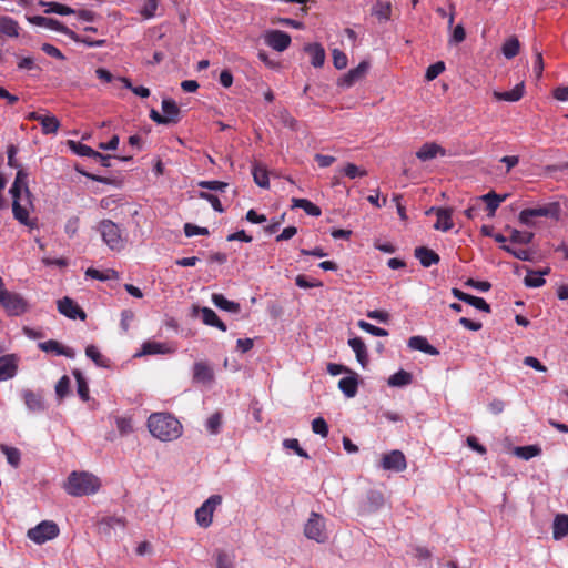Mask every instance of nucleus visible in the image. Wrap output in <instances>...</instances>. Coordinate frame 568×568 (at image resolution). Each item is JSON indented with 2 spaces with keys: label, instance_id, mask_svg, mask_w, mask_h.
Listing matches in <instances>:
<instances>
[{
  "label": "nucleus",
  "instance_id": "obj_41",
  "mask_svg": "<svg viewBox=\"0 0 568 568\" xmlns=\"http://www.w3.org/2000/svg\"><path fill=\"white\" fill-rule=\"evenodd\" d=\"M73 376L77 381V388H78L77 390H78L80 398L83 402H88L90 396H89V386H88L85 378L83 377L82 373L78 369L73 371Z\"/></svg>",
  "mask_w": 568,
  "mask_h": 568
},
{
  "label": "nucleus",
  "instance_id": "obj_56",
  "mask_svg": "<svg viewBox=\"0 0 568 568\" xmlns=\"http://www.w3.org/2000/svg\"><path fill=\"white\" fill-rule=\"evenodd\" d=\"M501 248L504 251H506L507 253L511 254L513 256H515L518 260H521V261H529L530 260V252L528 250H525V248H514L513 246L506 245V244L501 245Z\"/></svg>",
  "mask_w": 568,
  "mask_h": 568
},
{
  "label": "nucleus",
  "instance_id": "obj_21",
  "mask_svg": "<svg viewBox=\"0 0 568 568\" xmlns=\"http://www.w3.org/2000/svg\"><path fill=\"white\" fill-rule=\"evenodd\" d=\"M408 347L412 349L420 351L425 354L436 356L439 354V351L430 345L428 341L423 336H412L408 339Z\"/></svg>",
  "mask_w": 568,
  "mask_h": 568
},
{
  "label": "nucleus",
  "instance_id": "obj_63",
  "mask_svg": "<svg viewBox=\"0 0 568 568\" xmlns=\"http://www.w3.org/2000/svg\"><path fill=\"white\" fill-rule=\"evenodd\" d=\"M200 197L206 200L216 212H224V207L222 206V203L216 195L207 192H201Z\"/></svg>",
  "mask_w": 568,
  "mask_h": 568
},
{
  "label": "nucleus",
  "instance_id": "obj_28",
  "mask_svg": "<svg viewBox=\"0 0 568 568\" xmlns=\"http://www.w3.org/2000/svg\"><path fill=\"white\" fill-rule=\"evenodd\" d=\"M338 388L344 393L346 397H354L357 394L358 389V382L356 375L347 376L339 379Z\"/></svg>",
  "mask_w": 568,
  "mask_h": 568
},
{
  "label": "nucleus",
  "instance_id": "obj_25",
  "mask_svg": "<svg viewBox=\"0 0 568 568\" xmlns=\"http://www.w3.org/2000/svg\"><path fill=\"white\" fill-rule=\"evenodd\" d=\"M493 95L498 101L517 102L524 95V83L515 85V88L511 89L510 91H494Z\"/></svg>",
  "mask_w": 568,
  "mask_h": 568
},
{
  "label": "nucleus",
  "instance_id": "obj_57",
  "mask_svg": "<svg viewBox=\"0 0 568 568\" xmlns=\"http://www.w3.org/2000/svg\"><path fill=\"white\" fill-rule=\"evenodd\" d=\"M295 284L301 288H312V287L323 286V283L321 281L310 280L307 276L302 275V274L296 276Z\"/></svg>",
  "mask_w": 568,
  "mask_h": 568
},
{
  "label": "nucleus",
  "instance_id": "obj_10",
  "mask_svg": "<svg viewBox=\"0 0 568 568\" xmlns=\"http://www.w3.org/2000/svg\"><path fill=\"white\" fill-rule=\"evenodd\" d=\"M381 467L384 470H392L396 473L404 471L407 467L406 457L403 452L394 449L383 455L381 459Z\"/></svg>",
  "mask_w": 568,
  "mask_h": 568
},
{
  "label": "nucleus",
  "instance_id": "obj_50",
  "mask_svg": "<svg viewBox=\"0 0 568 568\" xmlns=\"http://www.w3.org/2000/svg\"><path fill=\"white\" fill-rule=\"evenodd\" d=\"M159 6L158 0H144L142 8L140 9V14L144 19H151L155 16L156 9Z\"/></svg>",
  "mask_w": 568,
  "mask_h": 568
},
{
  "label": "nucleus",
  "instance_id": "obj_23",
  "mask_svg": "<svg viewBox=\"0 0 568 568\" xmlns=\"http://www.w3.org/2000/svg\"><path fill=\"white\" fill-rule=\"evenodd\" d=\"M349 347L354 351L358 363L365 367L368 363V354L366 345L361 337H353L348 339Z\"/></svg>",
  "mask_w": 568,
  "mask_h": 568
},
{
  "label": "nucleus",
  "instance_id": "obj_17",
  "mask_svg": "<svg viewBox=\"0 0 568 568\" xmlns=\"http://www.w3.org/2000/svg\"><path fill=\"white\" fill-rule=\"evenodd\" d=\"M453 212L454 211L450 207L436 210L437 221L434 224V229L443 232H448L452 230L454 227Z\"/></svg>",
  "mask_w": 568,
  "mask_h": 568
},
{
  "label": "nucleus",
  "instance_id": "obj_22",
  "mask_svg": "<svg viewBox=\"0 0 568 568\" xmlns=\"http://www.w3.org/2000/svg\"><path fill=\"white\" fill-rule=\"evenodd\" d=\"M568 535V515L557 514L552 523V537L560 540Z\"/></svg>",
  "mask_w": 568,
  "mask_h": 568
},
{
  "label": "nucleus",
  "instance_id": "obj_26",
  "mask_svg": "<svg viewBox=\"0 0 568 568\" xmlns=\"http://www.w3.org/2000/svg\"><path fill=\"white\" fill-rule=\"evenodd\" d=\"M305 51L311 55V63L315 68H321L325 62V50L318 43L307 44Z\"/></svg>",
  "mask_w": 568,
  "mask_h": 568
},
{
  "label": "nucleus",
  "instance_id": "obj_60",
  "mask_svg": "<svg viewBox=\"0 0 568 568\" xmlns=\"http://www.w3.org/2000/svg\"><path fill=\"white\" fill-rule=\"evenodd\" d=\"M70 387V379L67 375L62 376L57 385H55V393L59 398H63L68 395Z\"/></svg>",
  "mask_w": 568,
  "mask_h": 568
},
{
  "label": "nucleus",
  "instance_id": "obj_16",
  "mask_svg": "<svg viewBox=\"0 0 568 568\" xmlns=\"http://www.w3.org/2000/svg\"><path fill=\"white\" fill-rule=\"evenodd\" d=\"M38 347L45 353L53 352L57 355H62L68 358H73L75 356V352L72 348L65 347L54 339L39 343Z\"/></svg>",
  "mask_w": 568,
  "mask_h": 568
},
{
  "label": "nucleus",
  "instance_id": "obj_29",
  "mask_svg": "<svg viewBox=\"0 0 568 568\" xmlns=\"http://www.w3.org/2000/svg\"><path fill=\"white\" fill-rule=\"evenodd\" d=\"M0 33L10 38H17L19 36L18 22L8 16L0 17Z\"/></svg>",
  "mask_w": 568,
  "mask_h": 568
},
{
  "label": "nucleus",
  "instance_id": "obj_31",
  "mask_svg": "<svg viewBox=\"0 0 568 568\" xmlns=\"http://www.w3.org/2000/svg\"><path fill=\"white\" fill-rule=\"evenodd\" d=\"M212 302L213 304L224 311L231 312V313H239L241 307L239 303H235L233 301H229L224 297L222 294H213L212 295Z\"/></svg>",
  "mask_w": 568,
  "mask_h": 568
},
{
  "label": "nucleus",
  "instance_id": "obj_34",
  "mask_svg": "<svg viewBox=\"0 0 568 568\" xmlns=\"http://www.w3.org/2000/svg\"><path fill=\"white\" fill-rule=\"evenodd\" d=\"M507 195H498L494 191L480 196V200L486 202L487 210L489 211V215L493 216L500 205L501 202L506 200Z\"/></svg>",
  "mask_w": 568,
  "mask_h": 568
},
{
  "label": "nucleus",
  "instance_id": "obj_48",
  "mask_svg": "<svg viewBox=\"0 0 568 568\" xmlns=\"http://www.w3.org/2000/svg\"><path fill=\"white\" fill-rule=\"evenodd\" d=\"M357 326L373 336H387L388 332L384 328L377 327L364 320L358 321Z\"/></svg>",
  "mask_w": 568,
  "mask_h": 568
},
{
  "label": "nucleus",
  "instance_id": "obj_24",
  "mask_svg": "<svg viewBox=\"0 0 568 568\" xmlns=\"http://www.w3.org/2000/svg\"><path fill=\"white\" fill-rule=\"evenodd\" d=\"M202 314V321L207 326H213L222 332H226V325L220 320L216 313L210 307L197 308Z\"/></svg>",
  "mask_w": 568,
  "mask_h": 568
},
{
  "label": "nucleus",
  "instance_id": "obj_53",
  "mask_svg": "<svg viewBox=\"0 0 568 568\" xmlns=\"http://www.w3.org/2000/svg\"><path fill=\"white\" fill-rule=\"evenodd\" d=\"M468 301L465 303L476 307L479 311H483L485 313H490L491 308L490 305L483 298L478 296L470 295L467 297Z\"/></svg>",
  "mask_w": 568,
  "mask_h": 568
},
{
  "label": "nucleus",
  "instance_id": "obj_20",
  "mask_svg": "<svg viewBox=\"0 0 568 568\" xmlns=\"http://www.w3.org/2000/svg\"><path fill=\"white\" fill-rule=\"evenodd\" d=\"M438 154L445 155L446 151L444 148L436 143H425L420 146V149L416 152V156L420 161H428L436 158Z\"/></svg>",
  "mask_w": 568,
  "mask_h": 568
},
{
  "label": "nucleus",
  "instance_id": "obj_46",
  "mask_svg": "<svg viewBox=\"0 0 568 568\" xmlns=\"http://www.w3.org/2000/svg\"><path fill=\"white\" fill-rule=\"evenodd\" d=\"M166 352V347L162 343L158 342H145L142 345L141 354L143 355H154V354H164Z\"/></svg>",
  "mask_w": 568,
  "mask_h": 568
},
{
  "label": "nucleus",
  "instance_id": "obj_11",
  "mask_svg": "<svg viewBox=\"0 0 568 568\" xmlns=\"http://www.w3.org/2000/svg\"><path fill=\"white\" fill-rule=\"evenodd\" d=\"M264 42L273 50L285 51L291 44V36L281 30H268L263 36Z\"/></svg>",
  "mask_w": 568,
  "mask_h": 568
},
{
  "label": "nucleus",
  "instance_id": "obj_30",
  "mask_svg": "<svg viewBox=\"0 0 568 568\" xmlns=\"http://www.w3.org/2000/svg\"><path fill=\"white\" fill-rule=\"evenodd\" d=\"M252 175L254 179V182L263 187L268 189L270 187V180H268V172L266 168L260 163H254L252 168Z\"/></svg>",
  "mask_w": 568,
  "mask_h": 568
},
{
  "label": "nucleus",
  "instance_id": "obj_51",
  "mask_svg": "<svg viewBox=\"0 0 568 568\" xmlns=\"http://www.w3.org/2000/svg\"><path fill=\"white\" fill-rule=\"evenodd\" d=\"M342 172L349 179H356L367 175V171L358 168L354 163H347L343 169Z\"/></svg>",
  "mask_w": 568,
  "mask_h": 568
},
{
  "label": "nucleus",
  "instance_id": "obj_39",
  "mask_svg": "<svg viewBox=\"0 0 568 568\" xmlns=\"http://www.w3.org/2000/svg\"><path fill=\"white\" fill-rule=\"evenodd\" d=\"M85 355L94 362V364L99 367H109V359L104 357L97 346L88 345L85 348Z\"/></svg>",
  "mask_w": 568,
  "mask_h": 568
},
{
  "label": "nucleus",
  "instance_id": "obj_38",
  "mask_svg": "<svg viewBox=\"0 0 568 568\" xmlns=\"http://www.w3.org/2000/svg\"><path fill=\"white\" fill-rule=\"evenodd\" d=\"M45 28L63 33L71 40H78V34L57 19L48 18Z\"/></svg>",
  "mask_w": 568,
  "mask_h": 568
},
{
  "label": "nucleus",
  "instance_id": "obj_64",
  "mask_svg": "<svg viewBox=\"0 0 568 568\" xmlns=\"http://www.w3.org/2000/svg\"><path fill=\"white\" fill-rule=\"evenodd\" d=\"M184 233L187 237L194 236V235H209L210 232L206 227H201L191 223H186L184 225Z\"/></svg>",
  "mask_w": 568,
  "mask_h": 568
},
{
  "label": "nucleus",
  "instance_id": "obj_36",
  "mask_svg": "<svg viewBox=\"0 0 568 568\" xmlns=\"http://www.w3.org/2000/svg\"><path fill=\"white\" fill-rule=\"evenodd\" d=\"M413 382V375L409 372L399 369L388 378V385L392 387L407 386Z\"/></svg>",
  "mask_w": 568,
  "mask_h": 568
},
{
  "label": "nucleus",
  "instance_id": "obj_43",
  "mask_svg": "<svg viewBox=\"0 0 568 568\" xmlns=\"http://www.w3.org/2000/svg\"><path fill=\"white\" fill-rule=\"evenodd\" d=\"M541 453L540 447L537 445L520 446L515 448L516 456L529 460L532 457L538 456Z\"/></svg>",
  "mask_w": 568,
  "mask_h": 568
},
{
  "label": "nucleus",
  "instance_id": "obj_3",
  "mask_svg": "<svg viewBox=\"0 0 568 568\" xmlns=\"http://www.w3.org/2000/svg\"><path fill=\"white\" fill-rule=\"evenodd\" d=\"M100 487L99 479L89 473L73 471L68 477L64 488L69 495L84 496L94 494Z\"/></svg>",
  "mask_w": 568,
  "mask_h": 568
},
{
  "label": "nucleus",
  "instance_id": "obj_49",
  "mask_svg": "<svg viewBox=\"0 0 568 568\" xmlns=\"http://www.w3.org/2000/svg\"><path fill=\"white\" fill-rule=\"evenodd\" d=\"M48 7L49 8L45 10V12H48V13H57V14H61V16H68V14L75 13L74 9L70 8L69 6L59 3V2H49Z\"/></svg>",
  "mask_w": 568,
  "mask_h": 568
},
{
  "label": "nucleus",
  "instance_id": "obj_37",
  "mask_svg": "<svg viewBox=\"0 0 568 568\" xmlns=\"http://www.w3.org/2000/svg\"><path fill=\"white\" fill-rule=\"evenodd\" d=\"M40 124L43 134H55L60 128V121L54 115H43Z\"/></svg>",
  "mask_w": 568,
  "mask_h": 568
},
{
  "label": "nucleus",
  "instance_id": "obj_27",
  "mask_svg": "<svg viewBox=\"0 0 568 568\" xmlns=\"http://www.w3.org/2000/svg\"><path fill=\"white\" fill-rule=\"evenodd\" d=\"M23 400L31 412H42L45 408L42 396L32 390H26L23 393Z\"/></svg>",
  "mask_w": 568,
  "mask_h": 568
},
{
  "label": "nucleus",
  "instance_id": "obj_45",
  "mask_svg": "<svg viewBox=\"0 0 568 568\" xmlns=\"http://www.w3.org/2000/svg\"><path fill=\"white\" fill-rule=\"evenodd\" d=\"M68 144L70 145L72 151L74 153H77L78 155L89 156V158H94V155H97V151L87 144H82L80 142H75L72 140L68 141Z\"/></svg>",
  "mask_w": 568,
  "mask_h": 568
},
{
  "label": "nucleus",
  "instance_id": "obj_6",
  "mask_svg": "<svg viewBox=\"0 0 568 568\" xmlns=\"http://www.w3.org/2000/svg\"><path fill=\"white\" fill-rule=\"evenodd\" d=\"M0 305L9 316H20L28 311V302L22 295L6 288L0 291Z\"/></svg>",
  "mask_w": 568,
  "mask_h": 568
},
{
  "label": "nucleus",
  "instance_id": "obj_33",
  "mask_svg": "<svg viewBox=\"0 0 568 568\" xmlns=\"http://www.w3.org/2000/svg\"><path fill=\"white\" fill-rule=\"evenodd\" d=\"M85 276L94 278V280H99V281H102V282H105V281H109V280H118L119 278V273L115 270H112V268H108L105 271H99L97 268L89 267L85 271Z\"/></svg>",
  "mask_w": 568,
  "mask_h": 568
},
{
  "label": "nucleus",
  "instance_id": "obj_7",
  "mask_svg": "<svg viewBox=\"0 0 568 568\" xmlns=\"http://www.w3.org/2000/svg\"><path fill=\"white\" fill-rule=\"evenodd\" d=\"M59 526L52 520H43L36 527L30 528L27 537L38 545H42L59 536Z\"/></svg>",
  "mask_w": 568,
  "mask_h": 568
},
{
  "label": "nucleus",
  "instance_id": "obj_47",
  "mask_svg": "<svg viewBox=\"0 0 568 568\" xmlns=\"http://www.w3.org/2000/svg\"><path fill=\"white\" fill-rule=\"evenodd\" d=\"M534 233L520 232L518 230H511L509 240L511 243L528 244L532 241Z\"/></svg>",
  "mask_w": 568,
  "mask_h": 568
},
{
  "label": "nucleus",
  "instance_id": "obj_59",
  "mask_svg": "<svg viewBox=\"0 0 568 568\" xmlns=\"http://www.w3.org/2000/svg\"><path fill=\"white\" fill-rule=\"evenodd\" d=\"M333 55V64L336 69L342 70L347 67V55L341 51L339 49H334L332 52Z\"/></svg>",
  "mask_w": 568,
  "mask_h": 568
},
{
  "label": "nucleus",
  "instance_id": "obj_4",
  "mask_svg": "<svg viewBox=\"0 0 568 568\" xmlns=\"http://www.w3.org/2000/svg\"><path fill=\"white\" fill-rule=\"evenodd\" d=\"M97 230L110 250L119 252L124 248L125 241L122 236V230L116 223L104 219L99 222Z\"/></svg>",
  "mask_w": 568,
  "mask_h": 568
},
{
  "label": "nucleus",
  "instance_id": "obj_12",
  "mask_svg": "<svg viewBox=\"0 0 568 568\" xmlns=\"http://www.w3.org/2000/svg\"><path fill=\"white\" fill-rule=\"evenodd\" d=\"M369 69L368 61H362L356 68L351 69L347 73L341 77L337 81V85L341 88H351L356 82L361 81Z\"/></svg>",
  "mask_w": 568,
  "mask_h": 568
},
{
  "label": "nucleus",
  "instance_id": "obj_42",
  "mask_svg": "<svg viewBox=\"0 0 568 568\" xmlns=\"http://www.w3.org/2000/svg\"><path fill=\"white\" fill-rule=\"evenodd\" d=\"M0 449L6 455L8 463L12 467L17 468L20 465L21 454L18 448L2 444Z\"/></svg>",
  "mask_w": 568,
  "mask_h": 568
},
{
  "label": "nucleus",
  "instance_id": "obj_52",
  "mask_svg": "<svg viewBox=\"0 0 568 568\" xmlns=\"http://www.w3.org/2000/svg\"><path fill=\"white\" fill-rule=\"evenodd\" d=\"M312 430L325 438L328 435V425L323 417H316L312 422Z\"/></svg>",
  "mask_w": 568,
  "mask_h": 568
},
{
  "label": "nucleus",
  "instance_id": "obj_55",
  "mask_svg": "<svg viewBox=\"0 0 568 568\" xmlns=\"http://www.w3.org/2000/svg\"><path fill=\"white\" fill-rule=\"evenodd\" d=\"M222 424V414L216 412L206 422V428L211 434H217Z\"/></svg>",
  "mask_w": 568,
  "mask_h": 568
},
{
  "label": "nucleus",
  "instance_id": "obj_13",
  "mask_svg": "<svg viewBox=\"0 0 568 568\" xmlns=\"http://www.w3.org/2000/svg\"><path fill=\"white\" fill-rule=\"evenodd\" d=\"M58 310L64 316L75 320L77 317L85 320L84 311L71 298L63 297L58 302Z\"/></svg>",
  "mask_w": 568,
  "mask_h": 568
},
{
  "label": "nucleus",
  "instance_id": "obj_15",
  "mask_svg": "<svg viewBox=\"0 0 568 568\" xmlns=\"http://www.w3.org/2000/svg\"><path fill=\"white\" fill-rule=\"evenodd\" d=\"M18 369V359L13 354L0 357V382L12 378Z\"/></svg>",
  "mask_w": 568,
  "mask_h": 568
},
{
  "label": "nucleus",
  "instance_id": "obj_44",
  "mask_svg": "<svg viewBox=\"0 0 568 568\" xmlns=\"http://www.w3.org/2000/svg\"><path fill=\"white\" fill-rule=\"evenodd\" d=\"M384 505V496L381 491L371 490L367 495V510L375 511Z\"/></svg>",
  "mask_w": 568,
  "mask_h": 568
},
{
  "label": "nucleus",
  "instance_id": "obj_61",
  "mask_svg": "<svg viewBox=\"0 0 568 568\" xmlns=\"http://www.w3.org/2000/svg\"><path fill=\"white\" fill-rule=\"evenodd\" d=\"M199 186L211 191L224 192L229 184L222 181H200Z\"/></svg>",
  "mask_w": 568,
  "mask_h": 568
},
{
  "label": "nucleus",
  "instance_id": "obj_2",
  "mask_svg": "<svg viewBox=\"0 0 568 568\" xmlns=\"http://www.w3.org/2000/svg\"><path fill=\"white\" fill-rule=\"evenodd\" d=\"M150 433L162 442L178 439L182 435L181 423L170 414L154 413L148 419Z\"/></svg>",
  "mask_w": 568,
  "mask_h": 568
},
{
  "label": "nucleus",
  "instance_id": "obj_40",
  "mask_svg": "<svg viewBox=\"0 0 568 568\" xmlns=\"http://www.w3.org/2000/svg\"><path fill=\"white\" fill-rule=\"evenodd\" d=\"M520 43L515 37H511L505 41L501 51L507 59H513L519 53Z\"/></svg>",
  "mask_w": 568,
  "mask_h": 568
},
{
  "label": "nucleus",
  "instance_id": "obj_62",
  "mask_svg": "<svg viewBox=\"0 0 568 568\" xmlns=\"http://www.w3.org/2000/svg\"><path fill=\"white\" fill-rule=\"evenodd\" d=\"M216 568H234L233 559L223 550L216 554Z\"/></svg>",
  "mask_w": 568,
  "mask_h": 568
},
{
  "label": "nucleus",
  "instance_id": "obj_8",
  "mask_svg": "<svg viewBox=\"0 0 568 568\" xmlns=\"http://www.w3.org/2000/svg\"><path fill=\"white\" fill-rule=\"evenodd\" d=\"M222 504L221 495L210 496L196 510L195 520L200 527L207 528L212 525L213 514Z\"/></svg>",
  "mask_w": 568,
  "mask_h": 568
},
{
  "label": "nucleus",
  "instance_id": "obj_14",
  "mask_svg": "<svg viewBox=\"0 0 568 568\" xmlns=\"http://www.w3.org/2000/svg\"><path fill=\"white\" fill-rule=\"evenodd\" d=\"M214 379V372L212 367L203 361L196 362L193 365V381L203 385L211 384Z\"/></svg>",
  "mask_w": 568,
  "mask_h": 568
},
{
  "label": "nucleus",
  "instance_id": "obj_58",
  "mask_svg": "<svg viewBox=\"0 0 568 568\" xmlns=\"http://www.w3.org/2000/svg\"><path fill=\"white\" fill-rule=\"evenodd\" d=\"M283 446L287 449H293L300 457L310 458L308 454L300 446L296 438L284 439Z\"/></svg>",
  "mask_w": 568,
  "mask_h": 568
},
{
  "label": "nucleus",
  "instance_id": "obj_18",
  "mask_svg": "<svg viewBox=\"0 0 568 568\" xmlns=\"http://www.w3.org/2000/svg\"><path fill=\"white\" fill-rule=\"evenodd\" d=\"M415 257L419 260L424 267H429L434 264H437L440 260L439 255L435 251L426 246L416 247Z\"/></svg>",
  "mask_w": 568,
  "mask_h": 568
},
{
  "label": "nucleus",
  "instance_id": "obj_35",
  "mask_svg": "<svg viewBox=\"0 0 568 568\" xmlns=\"http://www.w3.org/2000/svg\"><path fill=\"white\" fill-rule=\"evenodd\" d=\"M292 207H300V209H303L304 212L307 214V215H311V216H320L322 214V211L321 209L314 204L313 202H311L310 200H306V199H293L292 200Z\"/></svg>",
  "mask_w": 568,
  "mask_h": 568
},
{
  "label": "nucleus",
  "instance_id": "obj_9",
  "mask_svg": "<svg viewBox=\"0 0 568 568\" xmlns=\"http://www.w3.org/2000/svg\"><path fill=\"white\" fill-rule=\"evenodd\" d=\"M304 535L317 542H325L328 538L325 529V518L321 514L311 513L304 527Z\"/></svg>",
  "mask_w": 568,
  "mask_h": 568
},
{
  "label": "nucleus",
  "instance_id": "obj_19",
  "mask_svg": "<svg viewBox=\"0 0 568 568\" xmlns=\"http://www.w3.org/2000/svg\"><path fill=\"white\" fill-rule=\"evenodd\" d=\"M162 111L164 119H171L168 120V124H175L180 121V106L176 104V102L172 99H163L162 101Z\"/></svg>",
  "mask_w": 568,
  "mask_h": 568
},
{
  "label": "nucleus",
  "instance_id": "obj_5",
  "mask_svg": "<svg viewBox=\"0 0 568 568\" xmlns=\"http://www.w3.org/2000/svg\"><path fill=\"white\" fill-rule=\"evenodd\" d=\"M560 206L558 203L552 202L538 207L525 209L519 213L520 223L532 226L534 220L537 217H552L558 219Z\"/></svg>",
  "mask_w": 568,
  "mask_h": 568
},
{
  "label": "nucleus",
  "instance_id": "obj_1",
  "mask_svg": "<svg viewBox=\"0 0 568 568\" xmlns=\"http://www.w3.org/2000/svg\"><path fill=\"white\" fill-rule=\"evenodd\" d=\"M28 172L21 168L17 171L16 179L10 187L12 196L13 217L22 225L30 229L38 226V220L30 217L33 210L32 194L28 186Z\"/></svg>",
  "mask_w": 568,
  "mask_h": 568
},
{
  "label": "nucleus",
  "instance_id": "obj_32",
  "mask_svg": "<svg viewBox=\"0 0 568 568\" xmlns=\"http://www.w3.org/2000/svg\"><path fill=\"white\" fill-rule=\"evenodd\" d=\"M549 272H550L549 267L545 268L544 271H539V272L529 271L524 280L525 285L528 287L542 286L546 283L544 276L547 275Z\"/></svg>",
  "mask_w": 568,
  "mask_h": 568
},
{
  "label": "nucleus",
  "instance_id": "obj_54",
  "mask_svg": "<svg viewBox=\"0 0 568 568\" xmlns=\"http://www.w3.org/2000/svg\"><path fill=\"white\" fill-rule=\"evenodd\" d=\"M445 70V63L443 61H438L436 63L430 64L425 73V78L427 81L435 80L442 72Z\"/></svg>",
  "mask_w": 568,
  "mask_h": 568
}]
</instances>
